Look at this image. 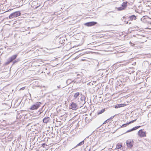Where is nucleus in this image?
<instances>
[{"label":"nucleus","mask_w":151,"mask_h":151,"mask_svg":"<svg viewBox=\"0 0 151 151\" xmlns=\"http://www.w3.org/2000/svg\"><path fill=\"white\" fill-rule=\"evenodd\" d=\"M33 2H36V1H33Z\"/></svg>","instance_id":"32"},{"label":"nucleus","mask_w":151,"mask_h":151,"mask_svg":"<svg viewBox=\"0 0 151 151\" xmlns=\"http://www.w3.org/2000/svg\"><path fill=\"white\" fill-rule=\"evenodd\" d=\"M71 109L73 110H76L77 108V105L76 104L73 102L70 105Z\"/></svg>","instance_id":"8"},{"label":"nucleus","mask_w":151,"mask_h":151,"mask_svg":"<svg viewBox=\"0 0 151 151\" xmlns=\"http://www.w3.org/2000/svg\"><path fill=\"white\" fill-rule=\"evenodd\" d=\"M50 120V118L49 117H45L43 119V121L44 123L47 124L49 122Z\"/></svg>","instance_id":"11"},{"label":"nucleus","mask_w":151,"mask_h":151,"mask_svg":"<svg viewBox=\"0 0 151 151\" xmlns=\"http://www.w3.org/2000/svg\"><path fill=\"white\" fill-rule=\"evenodd\" d=\"M27 129H28V131H31V132H35L34 131H33V130H32V129H33V128H32V127H30L29 126H28L27 127Z\"/></svg>","instance_id":"16"},{"label":"nucleus","mask_w":151,"mask_h":151,"mask_svg":"<svg viewBox=\"0 0 151 151\" xmlns=\"http://www.w3.org/2000/svg\"><path fill=\"white\" fill-rule=\"evenodd\" d=\"M91 136V135H90L89 136L87 137L84 140L82 141L81 142H80L78 144L76 147H77L78 146H80L82 145H83L84 142V141L87 138H88L89 137Z\"/></svg>","instance_id":"9"},{"label":"nucleus","mask_w":151,"mask_h":151,"mask_svg":"<svg viewBox=\"0 0 151 151\" xmlns=\"http://www.w3.org/2000/svg\"><path fill=\"white\" fill-rule=\"evenodd\" d=\"M63 133V134L65 133L64 132H63V133Z\"/></svg>","instance_id":"31"},{"label":"nucleus","mask_w":151,"mask_h":151,"mask_svg":"<svg viewBox=\"0 0 151 151\" xmlns=\"http://www.w3.org/2000/svg\"><path fill=\"white\" fill-rule=\"evenodd\" d=\"M17 56V55H14L12 56L9 58L7 62V64H9L11 62H12L14 60H15Z\"/></svg>","instance_id":"6"},{"label":"nucleus","mask_w":151,"mask_h":151,"mask_svg":"<svg viewBox=\"0 0 151 151\" xmlns=\"http://www.w3.org/2000/svg\"><path fill=\"white\" fill-rule=\"evenodd\" d=\"M25 87H23L22 88H21L20 89L21 90H24L25 89Z\"/></svg>","instance_id":"26"},{"label":"nucleus","mask_w":151,"mask_h":151,"mask_svg":"<svg viewBox=\"0 0 151 151\" xmlns=\"http://www.w3.org/2000/svg\"><path fill=\"white\" fill-rule=\"evenodd\" d=\"M138 134L140 137H143L146 136V133H138Z\"/></svg>","instance_id":"12"},{"label":"nucleus","mask_w":151,"mask_h":151,"mask_svg":"<svg viewBox=\"0 0 151 151\" xmlns=\"http://www.w3.org/2000/svg\"><path fill=\"white\" fill-rule=\"evenodd\" d=\"M41 104V102H37L35 104L32 105L29 108V109L32 110H37L40 106Z\"/></svg>","instance_id":"1"},{"label":"nucleus","mask_w":151,"mask_h":151,"mask_svg":"<svg viewBox=\"0 0 151 151\" xmlns=\"http://www.w3.org/2000/svg\"><path fill=\"white\" fill-rule=\"evenodd\" d=\"M119 108H120L126 106L127 105V104L124 103L123 104H119Z\"/></svg>","instance_id":"21"},{"label":"nucleus","mask_w":151,"mask_h":151,"mask_svg":"<svg viewBox=\"0 0 151 151\" xmlns=\"http://www.w3.org/2000/svg\"><path fill=\"white\" fill-rule=\"evenodd\" d=\"M140 127V126H137V127H134L132 129L128 131V132H131V131H132L134 130H136V129H137L138 128H139Z\"/></svg>","instance_id":"20"},{"label":"nucleus","mask_w":151,"mask_h":151,"mask_svg":"<svg viewBox=\"0 0 151 151\" xmlns=\"http://www.w3.org/2000/svg\"><path fill=\"white\" fill-rule=\"evenodd\" d=\"M119 108V104H118L115 106V108L116 109H118Z\"/></svg>","instance_id":"25"},{"label":"nucleus","mask_w":151,"mask_h":151,"mask_svg":"<svg viewBox=\"0 0 151 151\" xmlns=\"http://www.w3.org/2000/svg\"><path fill=\"white\" fill-rule=\"evenodd\" d=\"M138 132H142V129H141L139 130Z\"/></svg>","instance_id":"27"},{"label":"nucleus","mask_w":151,"mask_h":151,"mask_svg":"<svg viewBox=\"0 0 151 151\" xmlns=\"http://www.w3.org/2000/svg\"><path fill=\"white\" fill-rule=\"evenodd\" d=\"M21 138H22V137H21V136H20L19 137V138L20 140H21Z\"/></svg>","instance_id":"28"},{"label":"nucleus","mask_w":151,"mask_h":151,"mask_svg":"<svg viewBox=\"0 0 151 151\" xmlns=\"http://www.w3.org/2000/svg\"><path fill=\"white\" fill-rule=\"evenodd\" d=\"M21 13L19 12H16L11 14L9 17L10 19L16 18L20 15Z\"/></svg>","instance_id":"4"},{"label":"nucleus","mask_w":151,"mask_h":151,"mask_svg":"<svg viewBox=\"0 0 151 151\" xmlns=\"http://www.w3.org/2000/svg\"><path fill=\"white\" fill-rule=\"evenodd\" d=\"M105 111V109H104L101 110L100 111H99L97 113V114L99 115L100 114H102V113H104Z\"/></svg>","instance_id":"19"},{"label":"nucleus","mask_w":151,"mask_h":151,"mask_svg":"<svg viewBox=\"0 0 151 151\" xmlns=\"http://www.w3.org/2000/svg\"><path fill=\"white\" fill-rule=\"evenodd\" d=\"M133 143L134 141L132 140H127L126 142V144L128 148L131 149L133 146Z\"/></svg>","instance_id":"5"},{"label":"nucleus","mask_w":151,"mask_h":151,"mask_svg":"<svg viewBox=\"0 0 151 151\" xmlns=\"http://www.w3.org/2000/svg\"><path fill=\"white\" fill-rule=\"evenodd\" d=\"M44 133V134H45V133L47 135H50V138H53V137H55V134H54V133Z\"/></svg>","instance_id":"10"},{"label":"nucleus","mask_w":151,"mask_h":151,"mask_svg":"<svg viewBox=\"0 0 151 151\" xmlns=\"http://www.w3.org/2000/svg\"><path fill=\"white\" fill-rule=\"evenodd\" d=\"M129 43H130V45L132 46H134V45L135 44H133V43H132L131 42H129Z\"/></svg>","instance_id":"24"},{"label":"nucleus","mask_w":151,"mask_h":151,"mask_svg":"<svg viewBox=\"0 0 151 151\" xmlns=\"http://www.w3.org/2000/svg\"><path fill=\"white\" fill-rule=\"evenodd\" d=\"M42 146L44 147V148H46V147L47 146V145H46V144L45 143H43L42 144Z\"/></svg>","instance_id":"22"},{"label":"nucleus","mask_w":151,"mask_h":151,"mask_svg":"<svg viewBox=\"0 0 151 151\" xmlns=\"http://www.w3.org/2000/svg\"><path fill=\"white\" fill-rule=\"evenodd\" d=\"M136 120L135 119V120H132V121H130L129 122V123H127V124H124L123 125H122V127H126L127 125H128L129 124H131V123L134 122Z\"/></svg>","instance_id":"14"},{"label":"nucleus","mask_w":151,"mask_h":151,"mask_svg":"<svg viewBox=\"0 0 151 151\" xmlns=\"http://www.w3.org/2000/svg\"><path fill=\"white\" fill-rule=\"evenodd\" d=\"M109 122V119H108L104 122V124H105L107 122Z\"/></svg>","instance_id":"23"},{"label":"nucleus","mask_w":151,"mask_h":151,"mask_svg":"<svg viewBox=\"0 0 151 151\" xmlns=\"http://www.w3.org/2000/svg\"><path fill=\"white\" fill-rule=\"evenodd\" d=\"M122 146V145L121 143H118L116 145V148H117V149H119Z\"/></svg>","instance_id":"18"},{"label":"nucleus","mask_w":151,"mask_h":151,"mask_svg":"<svg viewBox=\"0 0 151 151\" xmlns=\"http://www.w3.org/2000/svg\"><path fill=\"white\" fill-rule=\"evenodd\" d=\"M97 37L99 38H101L105 36V35L103 34H98L97 35Z\"/></svg>","instance_id":"17"},{"label":"nucleus","mask_w":151,"mask_h":151,"mask_svg":"<svg viewBox=\"0 0 151 151\" xmlns=\"http://www.w3.org/2000/svg\"><path fill=\"white\" fill-rule=\"evenodd\" d=\"M90 149H89L88 151H90Z\"/></svg>","instance_id":"30"},{"label":"nucleus","mask_w":151,"mask_h":151,"mask_svg":"<svg viewBox=\"0 0 151 151\" xmlns=\"http://www.w3.org/2000/svg\"><path fill=\"white\" fill-rule=\"evenodd\" d=\"M151 18H149L147 16H145L142 17L141 20L143 22L146 23H151Z\"/></svg>","instance_id":"2"},{"label":"nucleus","mask_w":151,"mask_h":151,"mask_svg":"<svg viewBox=\"0 0 151 151\" xmlns=\"http://www.w3.org/2000/svg\"><path fill=\"white\" fill-rule=\"evenodd\" d=\"M97 23L96 22H91L86 23H85V25L88 27H91Z\"/></svg>","instance_id":"7"},{"label":"nucleus","mask_w":151,"mask_h":151,"mask_svg":"<svg viewBox=\"0 0 151 151\" xmlns=\"http://www.w3.org/2000/svg\"><path fill=\"white\" fill-rule=\"evenodd\" d=\"M114 116H113V117H111V119H113V118Z\"/></svg>","instance_id":"29"},{"label":"nucleus","mask_w":151,"mask_h":151,"mask_svg":"<svg viewBox=\"0 0 151 151\" xmlns=\"http://www.w3.org/2000/svg\"><path fill=\"white\" fill-rule=\"evenodd\" d=\"M80 95V93L77 92L75 93L73 96V97L75 99H76Z\"/></svg>","instance_id":"15"},{"label":"nucleus","mask_w":151,"mask_h":151,"mask_svg":"<svg viewBox=\"0 0 151 151\" xmlns=\"http://www.w3.org/2000/svg\"><path fill=\"white\" fill-rule=\"evenodd\" d=\"M127 1L124 2L122 4L121 6L117 8V10L119 11H122L125 9L127 6Z\"/></svg>","instance_id":"3"},{"label":"nucleus","mask_w":151,"mask_h":151,"mask_svg":"<svg viewBox=\"0 0 151 151\" xmlns=\"http://www.w3.org/2000/svg\"><path fill=\"white\" fill-rule=\"evenodd\" d=\"M129 18L131 20H135L136 19V17L134 15H132L129 16Z\"/></svg>","instance_id":"13"}]
</instances>
